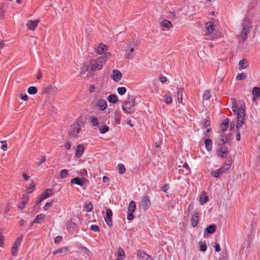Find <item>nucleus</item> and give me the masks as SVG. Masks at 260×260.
<instances>
[{
  "instance_id": "f257e3e1",
  "label": "nucleus",
  "mask_w": 260,
  "mask_h": 260,
  "mask_svg": "<svg viewBox=\"0 0 260 260\" xmlns=\"http://www.w3.org/2000/svg\"><path fill=\"white\" fill-rule=\"evenodd\" d=\"M110 54L108 53L104 55L99 57L96 59H91L90 60V71L94 72L96 70H100L102 69L103 66L105 63L108 56Z\"/></svg>"
},
{
  "instance_id": "f03ea898",
  "label": "nucleus",
  "mask_w": 260,
  "mask_h": 260,
  "mask_svg": "<svg viewBox=\"0 0 260 260\" xmlns=\"http://www.w3.org/2000/svg\"><path fill=\"white\" fill-rule=\"evenodd\" d=\"M242 27V30L240 32V37L242 39V42H244L247 39V36L248 33L250 31L251 28V22L247 17H245L241 24Z\"/></svg>"
},
{
  "instance_id": "7ed1b4c3",
  "label": "nucleus",
  "mask_w": 260,
  "mask_h": 260,
  "mask_svg": "<svg viewBox=\"0 0 260 260\" xmlns=\"http://www.w3.org/2000/svg\"><path fill=\"white\" fill-rule=\"evenodd\" d=\"M135 106V96L128 94L126 101L125 102L122 108L126 113H132L135 111L133 108Z\"/></svg>"
},
{
  "instance_id": "20e7f679",
  "label": "nucleus",
  "mask_w": 260,
  "mask_h": 260,
  "mask_svg": "<svg viewBox=\"0 0 260 260\" xmlns=\"http://www.w3.org/2000/svg\"><path fill=\"white\" fill-rule=\"evenodd\" d=\"M245 109L241 105L237 110V122L236 124V128L237 130L242 126L245 120Z\"/></svg>"
},
{
  "instance_id": "39448f33",
  "label": "nucleus",
  "mask_w": 260,
  "mask_h": 260,
  "mask_svg": "<svg viewBox=\"0 0 260 260\" xmlns=\"http://www.w3.org/2000/svg\"><path fill=\"white\" fill-rule=\"evenodd\" d=\"M23 235L18 237L15 241L11 250L12 254L14 256H16L17 255L18 249L20 246L23 239Z\"/></svg>"
},
{
  "instance_id": "423d86ee",
  "label": "nucleus",
  "mask_w": 260,
  "mask_h": 260,
  "mask_svg": "<svg viewBox=\"0 0 260 260\" xmlns=\"http://www.w3.org/2000/svg\"><path fill=\"white\" fill-rule=\"evenodd\" d=\"M137 256L140 260H153L151 256L141 250L137 251Z\"/></svg>"
},
{
  "instance_id": "0eeeda50",
  "label": "nucleus",
  "mask_w": 260,
  "mask_h": 260,
  "mask_svg": "<svg viewBox=\"0 0 260 260\" xmlns=\"http://www.w3.org/2000/svg\"><path fill=\"white\" fill-rule=\"evenodd\" d=\"M112 214V211L110 209L108 208L106 209V216L105 217V220L106 224L110 227H111L113 225L112 220L111 218Z\"/></svg>"
},
{
  "instance_id": "6e6552de",
  "label": "nucleus",
  "mask_w": 260,
  "mask_h": 260,
  "mask_svg": "<svg viewBox=\"0 0 260 260\" xmlns=\"http://www.w3.org/2000/svg\"><path fill=\"white\" fill-rule=\"evenodd\" d=\"M228 149L225 146H220L216 150V154L222 157H225L228 153Z\"/></svg>"
},
{
  "instance_id": "1a4fd4ad",
  "label": "nucleus",
  "mask_w": 260,
  "mask_h": 260,
  "mask_svg": "<svg viewBox=\"0 0 260 260\" xmlns=\"http://www.w3.org/2000/svg\"><path fill=\"white\" fill-rule=\"evenodd\" d=\"M191 218V223L192 227H196L199 223V216L197 211H194Z\"/></svg>"
},
{
  "instance_id": "9d476101",
  "label": "nucleus",
  "mask_w": 260,
  "mask_h": 260,
  "mask_svg": "<svg viewBox=\"0 0 260 260\" xmlns=\"http://www.w3.org/2000/svg\"><path fill=\"white\" fill-rule=\"evenodd\" d=\"M216 225L215 224H210L209 225L206 229H205V231H204V236L205 237H206V234L208 233V234H214L216 230Z\"/></svg>"
},
{
  "instance_id": "9b49d317",
  "label": "nucleus",
  "mask_w": 260,
  "mask_h": 260,
  "mask_svg": "<svg viewBox=\"0 0 260 260\" xmlns=\"http://www.w3.org/2000/svg\"><path fill=\"white\" fill-rule=\"evenodd\" d=\"M141 204L145 210H146L149 208L151 203L148 196H145L142 198Z\"/></svg>"
},
{
  "instance_id": "f8f14e48",
  "label": "nucleus",
  "mask_w": 260,
  "mask_h": 260,
  "mask_svg": "<svg viewBox=\"0 0 260 260\" xmlns=\"http://www.w3.org/2000/svg\"><path fill=\"white\" fill-rule=\"evenodd\" d=\"M205 26L206 29V32L205 34V36L210 35L215 28L214 24L210 21L206 23Z\"/></svg>"
},
{
  "instance_id": "ddd939ff",
  "label": "nucleus",
  "mask_w": 260,
  "mask_h": 260,
  "mask_svg": "<svg viewBox=\"0 0 260 260\" xmlns=\"http://www.w3.org/2000/svg\"><path fill=\"white\" fill-rule=\"evenodd\" d=\"M122 74L118 70H114L113 71L112 78L115 82H118L121 78Z\"/></svg>"
},
{
  "instance_id": "4468645a",
  "label": "nucleus",
  "mask_w": 260,
  "mask_h": 260,
  "mask_svg": "<svg viewBox=\"0 0 260 260\" xmlns=\"http://www.w3.org/2000/svg\"><path fill=\"white\" fill-rule=\"evenodd\" d=\"M80 127L77 126L76 125H72V130L70 131V134L73 137H76L77 135L80 133Z\"/></svg>"
},
{
  "instance_id": "2eb2a0df",
  "label": "nucleus",
  "mask_w": 260,
  "mask_h": 260,
  "mask_svg": "<svg viewBox=\"0 0 260 260\" xmlns=\"http://www.w3.org/2000/svg\"><path fill=\"white\" fill-rule=\"evenodd\" d=\"M224 172H225V171H224V168L221 167L219 169L212 171L211 173V174L214 177L218 178Z\"/></svg>"
},
{
  "instance_id": "dca6fc26",
  "label": "nucleus",
  "mask_w": 260,
  "mask_h": 260,
  "mask_svg": "<svg viewBox=\"0 0 260 260\" xmlns=\"http://www.w3.org/2000/svg\"><path fill=\"white\" fill-rule=\"evenodd\" d=\"M84 151V147L82 144L78 145L76 147L75 155L76 156L79 158L80 157Z\"/></svg>"
},
{
  "instance_id": "f3484780",
  "label": "nucleus",
  "mask_w": 260,
  "mask_h": 260,
  "mask_svg": "<svg viewBox=\"0 0 260 260\" xmlns=\"http://www.w3.org/2000/svg\"><path fill=\"white\" fill-rule=\"evenodd\" d=\"M40 20L39 19L35 21L30 20L26 24L27 28L30 30H34L37 26Z\"/></svg>"
},
{
  "instance_id": "a211bd4d",
  "label": "nucleus",
  "mask_w": 260,
  "mask_h": 260,
  "mask_svg": "<svg viewBox=\"0 0 260 260\" xmlns=\"http://www.w3.org/2000/svg\"><path fill=\"white\" fill-rule=\"evenodd\" d=\"M70 182L71 184H76L81 186L84 184V180L79 177H76L72 179Z\"/></svg>"
},
{
  "instance_id": "6ab92c4d",
  "label": "nucleus",
  "mask_w": 260,
  "mask_h": 260,
  "mask_svg": "<svg viewBox=\"0 0 260 260\" xmlns=\"http://www.w3.org/2000/svg\"><path fill=\"white\" fill-rule=\"evenodd\" d=\"M253 101H255L260 96V88L254 87L252 90Z\"/></svg>"
},
{
  "instance_id": "aec40b11",
  "label": "nucleus",
  "mask_w": 260,
  "mask_h": 260,
  "mask_svg": "<svg viewBox=\"0 0 260 260\" xmlns=\"http://www.w3.org/2000/svg\"><path fill=\"white\" fill-rule=\"evenodd\" d=\"M77 225L72 221H68L67 228L69 232H73L77 229Z\"/></svg>"
},
{
  "instance_id": "412c9836",
  "label": "nucleus",
  "mask_w": 260,
  "mask_h": 260,
  "mask_svg": "<svg viewBox=\"0 0 260 260\" xmlns=\"http://www.w3.org/2000/svg\"><path fill=\"white\" fill-rule=\"evenodd\" d=\"M239 70L245 69L248 66V61L246 59L243 58L239 62Z\"/></svg>"
},
{
  "instance_id": "4be33fe9",
  "label": "nucleus",
  "mask_w": 260,
  "mask_h": 260,
  "mask_svg": "<svg viewBox=\"0 0 260 260\" xmlns=\"http://www.w3.org/2000/svg\"><path fill=\"white\" fill-rule=\"evenodd\" d=\"M97 105L100 108V109L103 111L107 108V103L106 100L101 99L99 101Z\"/></svg>"
},
{
  "instance_id": "5701e85b",
  "label": "nucleus",
  "mask_w": 260,
  "mask_h": 260,
  "mask_svg": "<svg viewBox=\"0 0 260 260\" xmlns=\"http://www.w3.org/2000/svg\"><path fill=\"white\" fill-rule=\"evenodd\" d=\"M114 120L117 124L120 123L121 113L119 111H115L114 112Z\"/></svg>"
},
{
  "instance_id": "b1692460",
  "label": "nucleus",
  "mask_w": 260,
  "mask_h": 260,
  "mask_svg": "<svg viewBox=\"0 0 260 260\" xmlns=\"http://www.w3.org/2000/svg\"><path fill=\"white\" fill-rule=\"evenodd\" d=\"M229 119L228 118H225L222 123L220 124V128L223 132L225 131L229 126Z\"/></svg>"
},
{
  "instance_id": "393cba45",
  "label": "nucleus",
  "mask_w": 260,
  "mask_h": 260,
  "mask_svg": "<svg viewBox=\"0 0 260 260\" xmlns=\"http://www.w3.org/2000/svg\"><path fill=\"white\" fill-rule=\"evenodd\" d=\"M205 144L206 148L207 150V151H209L212 150V140L209 138H207L205 140Z\"/></svg>"
},
{
  "instance_id": "a878e982",
  "label": "nucleus",
  "mask_w": 260,
  "mask_h": 260,
  "mask_svg": "<svg viewBox=\"0 0 260 260\" xmlns=\"http://www.w3.org/2000/svg\"><path fill=\"white\" fill-rule=\"evenodd\" d=\"M108 101L111 103L115 104L118 101V96L116 94H110L107 98Z\"/></svg>"
},
{
  "instance_id": "bb28decb",
  "label": "nucleus",
  "mask_w": 260,
  "mask_h": 260,
  "mask_svg": "<svg viewBox=\"0 0 260 260\" xmlns=\"http://www.w3.org/2000/svg\"><path fill=\"white\" fill-rule=\"evenodd\" d=\"M52 189L48 188L46 189L45 191L42 193L41 197L43 198V199L45 200L46 198H48L49 196H50L52 194Z\"/></svg>"
},
{
  "instance_id": "cd10ccee",
  "label": "nucleus",
  "mask_w": 260,
  "mask_h": 260,
  "mask_svg": "<svg viewBox=\"0 0 260 260\" xmlns=\"http://www.w3.org/2000/svg\"><path fill=\"white\" fill-rule=\"evenodd\" d=\"M107 49L106 45L103 44H100L99 47L96 49V52L99 54H101L105 52V50Z\"/></svg>"
},
{
  "instance_id": "c85d7f7f",
  "label": "nucleus",
  "mask_w": 260,
  "mask_h": 260,
  "mask_svg": "<svg viewBox=\"0 0 260 260\" xmlns=\"http://www.w3.org/2000/svg\"><path fill=\"white\" fill-rule=\"evenodd\" d=\"M226 142V140L224 138V134L222 133V134L220 135V139L217 142V145L219 146H223V145L225 144Z\"/></svg>"
},
{
  "instance_id": "c756f323",
  "label": "nucleus",
  "mask_w": 260,
  "mask_h": 260,
  "mask_svg": "<svg viewBox=\"0 0 260 260\" xmlns=\"http://www.w3.org/2000/svg\"><path fill=\"white\" fill-rule=\"evenodd\" d=\"M136 209V203L134 201H130L128 207V212H134Z\"/></svg>"
},
{
  "instance_id": "7c9ffc66",
  "label": "nucleus",
  "mask_w": 260,
  "mask_h": 260,
  "mask_svg": "<svg viewBox=\"0 0 260 260\" xmlns=\"http://www.w3.org/2000/svg\"><path fill=\"white\" fill-rule=\"evenodd\" d=\"M161 25L168 28H170L172 26L171 22L168 20H164L161 22Z\"/></svg>"
},
{
  "instance_id": "2f4dec72",
  "label": "nucleus",
  "mask_w": 260,
  "mask_h": 260,
  "mask_svg": "<svg viewBox=\"0 0 260 260\" xmlns=\"http://www.w3.org/2000/svg\"><path fill=\"white\" fill-rule=\"evenodd\" d=\"M93 209V205L91 203H85L84 205V209L87 212H89L92 211Z\"/></svg>"
},
{
  "instance_id": "473e14b6",
  "label": "nucleus",
  "mask_w": 260,
  "mask_h": 260,
  "mask_svg": "<svg viewBox=\"0 0 260 260\" xmlns=\"http://www.w3.org/2000/svg\"><path fill=\"white\" fill-rule=\"evenodd\" d=\"M183 89L181 88H177V99L179 103L182 101Z\"/></svg>"
},
{
  "instance_id": "72a5a7b5",
  "label": "nucleus",
  "mask_w": 260,
  "mask_h": 260,
  "mask_svg": "<svg viewBox=\"0 0 260 260\" xmlns=\"http://www.w3.org/2000/svg\"><path fill=\"white\" fill-rule=\"evenodd\" d=\"M45 216L43 214L38 215L34 219V222L40 223L41 222V220L44 219Z\"/></svg>"
},
{
  "instance_id": "f704fd0d",
  "label": "nucleus",
  "mask_w": 260,
  "mask_h": 260,
  "mask_svg": "<svg viewBox=\"0 0 260 260\" xmlns=\"http://www.w3.org/2000/svg\"><path fill=\"white\" fill-rule=\"evenodd\" d=\"M37 91H38V89L35 86H30V87H28V88L27 89V92L29 94H35L37 93Z\"/></svg>"
},
{
  "instance_id": "c9c22d12",
  "label": "nucleus",
  "mask_w": 260,
  "mask_h": 260,
  "mask_svg": "<svg viewBox=\"0 0 260 260\" xmlns=\"http://www.w3.org/2000/svg\"><path fill=\"white\" fill-rule=\"evenodd\" d=\"M109 127L106 125H104L99 128V131L101 134H105L108 132Z\"/></svg>"
},
{
  "instance_id": "e433bc0d",
  "label": "nucleus",
  "mask_w": 260,
  "mask_h": 260,
  "mask_svg": "<svg viewBox=\"0 0 260 260\" xmlns=\"http://www.w3.org/2000/svg\"><path fill=\"white\" fill-rule=\"evenodd\" d=\"M89 120L93 126H95L98 125L99 121L95 117L90 116L89 117Z\"/></svg>"
},
{
  "instance_id": "4c0bfd02",
  "label": "nucleus",
  "mask_w": 260,
  "mask_h": 260,
  "mask_svg": "<svg viewBox=\"0 0 260 260\" xmlns=\"http://www.w3.org/2000/svg\"><path fill=\"white\" fill-rule=\"evenodd\" d=\"M211 96L210 91L209 90H206L203 93V98L204 100H208L210 98Z\"/></svg>"
},
{
  "instance_id": "58836bf2",
  "label": "nucleus",
  "mask_w": 260,
  "mask_h": 260,
  "mask_svg": "<svg viewBox=\"0 0 260 260\" xmlns=\"http://www.w3.org/2000/svg\"><path fill=\"white\" fill-rule=\"evenodd\" d=\"M69 175V171L67 169H63L60 173V177L61 179L64 178Z\"/></svg>"
},
{
  "instance_id": "ea45409f",
  "label": "nucleus",
  "mask_w": 260,
  "mask_h": 260,
  "mask_svg": "<svg viewBox=\"0 0 260 260\" xmlns=\"http://www.w3.org/2000/svg\"><path fill=\"white\" fill-rule=\"evenodd\" d=\"M68 248L67 247H62V248H58L57 250H56L53 252V254L55 255L58 253L64 252L68 251Z\"/></svg>"
},
{
  "instance_id": "a19ab883",
  "label": "nucleus",
  "mask_w": 260,
  "mask_h": 260,
  "mask_svg": "<svg viewBox=\"0 0 260 260\" xmlns=\"http://www.w3.org/2000/svg\"><path fill=\"white\" fill-rule=\"evenodd\" d=\"M164 101L167 104H170L172 102V99L170 95H165L163 96Z\"/></svg>"
},
{
  "instance_id": "79ce46f5",
  "label": "nucleus",
  "mask_w": 260,
  "mask_h": 260,
  "mask_svg": "<svg viewBox=\"0 0 260 260\" xmlns=\"http://www.w3.org/2000/svg\"><path fill=\"white\" fill-rule=\"evenodd\" d=\"M118 168L119 170V173L120 174H123L125 172V168L122 164H119L118 165Z\"/></svg>"
},
{
  "instance_id": "37998d69",
  "label": "nucleus",
  "mask_w": 260,
  "mask_h": 260,
  "mask_svg": "<svg viewBox=\"0 0 260 260\" xmlns=\"http://www.w3.org/2000/svg\"><path fill=\"white\" fill-rule=\"evenodd\" d=\"M232 160L231 159L228 160L225 165V166L222 167V168H224V171H227L231 167L232 165Z\"/></svg>"
},
{
  "instance_id": "c03bdc74",
  "label": "nucleus",
  "mask_w": 260,
  "mask_h": 260,
  "mask_svg": "<svg viewBox=\"0 0 260 260\" xmlns=\"http://www.w3.org/2000/svg\"><path fill=\"white\" fill-rule=\"evenodd\" d=\"M88 70V67L87 66V64L84 63L83 64V67L81 69V71L80 72V74L81 75L84 74Z\"/></svg>"
},
{
  "instance_id": "a18cd8bd",
  "label": "nucleus",
  "mask_w": 260,
  "mask_h": 260,
  "mask_svg": "<svg viewBox=\"0 0 260 260\" xmlns=\"http://www.w3.org/2000/svg\"><path fill=\"white\" fill-rule=\"evenodd\" d=\"M246 78V74L245 73L238 74L236 76L237 80H242Z\"/></svg>"
},
{
  "instance_id": "49530a36",
  "label": "nucleus",
  "mask_w": 260,
  "mask_h": 260,
  "mask_svg": "<svg viewBox=\"0 0 260 260\" xmlns=\"http://www.w3.org/2000/svg\"><path fill=\"white\" fill-rule=\"evenodd\" d=\"M126 91V89L124 87H120L117 88V92L121 95L124 94Z\"/></svg>"
},
{
  "instance_id": "de8ad7c7",
  "label": "nucleus",
  "mask_w": 260,
  "mask_h": 260,
  "mask_svg": "<svg viewBox=\"0 0 260 260\" xmlns=\"http://www.w3.org/2000/svg\"><path fill=\"white\" fill-rule=\"evenodd\" d=\"M5 12L4 4H2L0 5V19H3Z\"/></svg>"
},
{
  "instance_id": "09e8293b",
  "label": "nucleus",
  "mask_w": 260,
  "mask_h": 260,
  "mask_svg": "<svg viewBox=\"0 0 260 260\" xmlns=\"http://www.w3.org/2000/svg\"><path fill=\"white\" fill-rule=\"evenodd\" d=\"M208 200V196L201 197L199 199V202L201 205H204Z\"/></svg>"
},
{
  "instance_id": "8fccbe9b",
  "label": "nucleus",
  "mask_w": 260,
  "mask_h": 260,
  "mask_svg": "<svg viewBox=\"0 0 260 260\" xmlns=\"http://www.w3.org/2000/svg\"><path fill=\"white\" fill-rule=\"evenodd\" d=\"M134 51V48H131V49L129 50V52H127L125 53V57L128 59H132L133 58V56L132 55H131V53L133 52Z\"/></svg>"
},
{
  "instance_id": "3c124183",
  "label": "nucleus",
  "mask_w": 260,
  "mask_h": 260,
  "mask_svg": "<svg viewBox=\"0 0 260 260\" xmlns=\"http://www.w3.org/2000/svg\"><path fill=\"white\" fill-rule=\"evenodd\" d=\"M35 185L33 183H31L30 184V186L27 189V193H31L35 190Z\"/></svg>"
},
{
  "instance_id": "603ef678",
  "label": "nucleus",
  "mask_w": 260,
  "mask_h": 260,
  "mask_svg": "<svg viewBox=\"0 0 260 260\" xmlns=\"http://www.w3.org/2000/svg\"><path fill=\"white\" fill-rule=\"evenodd\" d=\"M90 229L95 232H100V228L98 225L92 224L90 226Z\"/></svg>"
},
{
  "instance_id": "864d4df0",
  "label": "nucleus",
  "mask_w": 260,
  "mask_h": 260,
  "mask_svg": "<svg viewBox=\"0 0 260 260\" xmlns=\"http://www.w3.org/2000/svg\"><path fill=\"white\" fill-rule=\"evenodd\" d=\"M124 251L122 248L119 247L117 250V255L118 257L124 256Z\"/></svg>"
},
{
  "instance_id": "5fc2aeb1",
  "label": "nucleus",
  "mask_w": 260,
  "mask_h": 260,
  "mask_svg": "<svg viewBox=\"0 0 260 260\" xmlns=\"http://www.w3.org/2000/svg\"><path fill=\"white\" fill-rule=\"evenodd\" d=\"M2 143L1 148L4 150L6 151L7 149V145L6 141H2L1 142Z\"/></svg>"
},
{
  "instance_id": "6e6d98bb",
  "label": "nucleus",
  "mask_w": 260,
  "mask_h": 260,
  "mask_svg": "<svg viewBox=\"0 0 260 260\" xmlns=\"http://www.w3.org/2000/svg\"><path fill=\"white\" fill-rule=\"evenodd\" d=\"M207 249V246L205 243H201L200 246V250L202 251H205Z\"/></svg>"
},
{
  "instance_id": "4d7b16f0",
  "label": "nucleus",
  "mask_w": 260,
  "mask_h": 260,
  "mask_svg": "<svg viewBox=\"0 0 260 260\" xmlns=\"http://www.w3.org/2000/svg\"><path fill=\"white\" fill-rule=\"evenodd\" d=\"M183 167L186 169L185 174H187L190 172V169L188 165V164L186 162H185L183 165Z\"/></svg>"
},
{
  "instance_id": "13d9d810",
  "label": "nucleus",
  "mask_w": 260,
  "mask_h": 260,
  "mask_svg": "<svg viewBox=\"0 0 260 260\" xmlns=\"http://www.w3.org/2000/svg\"><path fill=\"white\" fill-rule=\"evenodd\" d=\"M62 239V238L61 236H57L55 238L54 243L56 244H58L61 241Z\"/></svg>"
},
{
  "instance_id": "bf43d9fd",
  "label": "nucleus",
  "mask_w": 260,
  "mask_h": 260,
  "mask_svg": "<svg viewBox=\"0 0 260 260\" xmlns=\"http://www.w3.org/2000/svg\"><path fill=\"white\" fill-rule=\"evenodd\" d=\"M54 202V200H52L51 202H47L46 203L45 207H44V210H47L52 205V203Z\"/></svg>"
},
{
  "instance_id": "052dcab7",
  "label": "nucleus",
  "mask_w": 260,
  "mask_h": 260,
  "mask_svg": "<svg viewBox=\"0 0 260 260\" xmlns=\"http://www.w3.org/2000/svg\"><path fill=\"white\" fill-rule=\"evenodd\" d=\"M46 158L45 156H42L40 161L37 162L38 166H40L43 162L46 161Z\"/></svg>"
},
{
  "instance_id": "680f3d73",
  "label": "nucleus",
  "mask_w": 260,
  "mask_h": 260,
  "mask_svg": "<svg viewBox=\"0 0 260 260\" xmlns=\"http://www.w3.org/2000/svg\"><path fill=\"white\" fill-rule=\"evenodd\" d=\"M134 212H128V214L127 215V219L128 220H132L134 218Z\"/></svg>"
},
{
  "instance_id": "e2e57ef3",
  "label": "nucleus",
  "mask_w": 260,
  "mask_h": 260,
  "mask_svg": "<svg viewBox=\"0 0 260 260\" xmlns=\"http://www.w3.org/2000/svg\"><path fill=\"white\" fill-rule=\"evenodd\" d=\"M169 185L168 184H165L162 187V190L164 192H167L168 190L169 189Z\"/></svg>"
},
{
  "instance_id": "0e129e2a",
  "label": "nucleus",
  "mask_w": 260,
  "mask_h": 260,
  "mask_svg": "<svg viewBox=\"0 0 260 260\" xmlns=\"http://www.w3.org/2000/svg\"><path fill=\"white\" fill-rule=\"evenodd\" d=\"M20 96H21V99L24 101H27L28 100V96L26 94H21L20 95Z\"/></svg>"
},
{
  "instance_id": "69168bd1",
  "label": "nucleus",
  "mask_w": 260,
  "mask_h": 260,
  "mask_svg": "<svg viewBox=\"0 0 260 260\" xmlns=\"http://www.w3.org/2000/svg\"><path fill=\"white\" fill-rule=\"evenodd\" d=\"M159 80L161 82L164 83L166 82V81H167V79L166 77H165L164 76H160V77L159 78Z\"/></svg>"
},
{
  "instance_id": "338daca9",
  "label": "nucleus",
  "mask_w": 260,
  "mask_h": 260,
  "mask_svg": "<svg viewBox=\"0 0 260 260\" xmlns=\"http://www.w3.org/2000/svg\"><path fill=\"white\" fill-rule=\"evenodd\" d=\"M22 201L25 203H27L28 200H29V196L27 194H25L22 198Z\"/></svg>"
},
{
  "instance_id": "774afa93",
  "label": "nucleus",
  "mask_w": 260,
  "mask_h": 260,
  "mask_svg": "<svg viewBox=\"0 0 260 260\" xmlns=\"http://www.w3.org/2000/svg\"><path fill=\"white\" fill-rule=\"evenodd\" d=\"M95 89V86L93 84H91L89 86V91L91 93L93 92Z\"/></svg>"
}]
</instances>
